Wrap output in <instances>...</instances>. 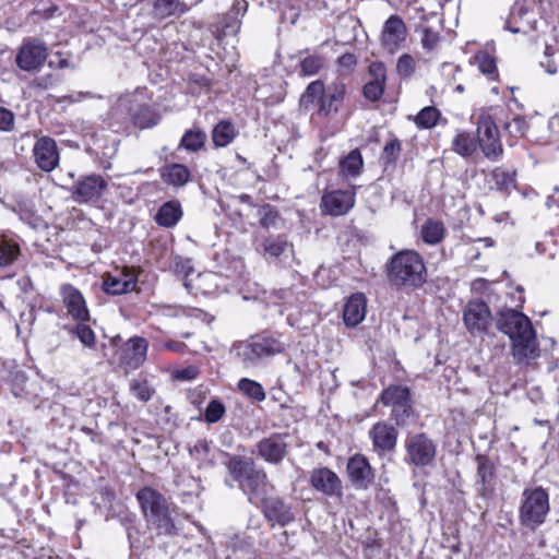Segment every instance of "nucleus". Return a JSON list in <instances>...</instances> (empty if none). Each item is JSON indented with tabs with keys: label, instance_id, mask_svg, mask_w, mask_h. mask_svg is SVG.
<instances>
[{
	"label": "nucleus",
	"instance_id": "2",
	"mask_svg": "<svg viewBox=\"0 0 559 559\" xmlns=\"http://www.w3.org/2000/svg\"><path fill=\"white\" fill-rule=\"evenodd\" d=\"M390 283L397 287H419L427 280L423 258L414 250H403L394 254L386 264Z\"/></svg>",
	"mask_w": 559,
	"mask_h": 559
},
{
	"label": "nucleus",
	"instance_id": "27",
	"mask_svg": "<svg viewBox=\"0 0 559 559\" xmlns=\"http://www.w3.org/2000/svg\"><path fill=\"white\" fill-rule=\"evenodd\" d=\"M216 274L212 272L199 273L195 278L185 281V287L194 294H212L216 287Z\"/></svg>",
	"mask_w": 559,
	"mask_h": 559
},
{
	"label": "nucleus",
	"instance_id": "52",
	"mask_svg": "<svg viewBox=\"0 0 559 559\" xmlns=\"http://www.w3.org/2000/svg\"><path fill=\"white\" fill-rule=\"evenodd\" d=\"M439 34L428 27L421 29V45L424 49L430 51L433 50L439 43Z\"/></svg>",
	"mask_w": 559,
	"mask_h": 559
},
{
	"label": "nucleus",
	"instance_id": "18",
	"mask_svg": "<svg viewBox=\"0 0 559 559\" xmlns=\"http://www.w3.org/2000/svg\"><path fill=\"white\" fill-rule=\"evenodd\" d=\"M148 343L145 338L134 336L128 340L120 352V362L129 369H138L146 359Z\"/></svg>",
	"mask_w": 559,
	"mask_h": 559
},
{
	"label": "nucleus",
	"instance_id": "33",
	"mask_svg": "<svg viewBox=\"0 0 559 559\" xmlns=\"http://www.w3.org/2000/svg\"><path fill=\"white\" fill-rule=\"evenodd\" d=\"M364 166V160L358 150L350 151L340 162L341 174L345 177H357Z\"/></svg>",
	"mask_w": 559,
	"mask_h": 559
},
{
	"label": "nucleus",
	"instance_id": "8",
	"mask_svg": "<svg viewBox=\"0 0 559 559\" xmlns=\"http://www.w3.org/2000/svg\"><path fill=\"white\" fill-rule=\"evenodd\" d=\"M478 143L484 155L498 160L503 154L499 130L490 115L481 112L477 120Z\"/></svg>",
	"mask_w": 559,
	"mask_h": 559
},
{
	"label": "nucleus",
	"instance_id": "37",
	"mask_svg": "<svg viewBox=\"0 0 559 559\" xmlns=\"http://www.w3.org/2000/svg\"><path fill=\"white\" fill-rule=\"evenodd\" d=\"M475 63L481 73L493 79L497 72V63L492 52L489 50H480L475 56Z\"/></svg>",
	"mask_w": 559,
	"mask_h": 559
},
{
	"label": "nucleus",
	"instance_id": "49",
	"mask_svg": "<svg viewBox=\"0 0 559 559\" xmlns=\"http://www.w3.org/2000/svg\"><path fill=\"white\" fill-rule=\"evenodd\" d=\"M76 335L79 340L85 346L92 347L95 344V333L93 330L85 324V322H79L76 325Z\"/></svg>",
	"mask_w": 559,
	"mask_h": 559
},
{
	"label": "nucleus",
	"instance_id": "9",
	"mask_svg": "<svg viewBox=\"0 0 559 559\" xmlns=\"http://www.w3.org/2000/svg\"><path fill=\"white\" fill-rule=\"evenodd\" d=\"M286 345L275 337H263L238 346V356L246 366H255L261 359L280 354Z\"/></svg>",
	"mask_w": 559,
	"mask_h": 559
},
{
	"label": "nucleus",
	"instance_id": "32",
	"mask_svg": "<svg viewBox=\"0 0 559 559\" xmlns=\"http://www.w3.org/2000/svg\"><path fill=\"white\" fill-rule=\"evenodd\" d=\"M261 246L263 254L269 258H278L292 248L286 237L282 235L266 237Z\"/></svg>",
	"mask_w": 559,
	"mask_h": 559
},
{
	"label": "nucleus",
	"instance_id": "3",
	"mask_svg": "<svg viewBox=\"0 0 559 559\" xmlns=\"http://www.w3.org/2000/svg\"><path fill=\"white\" fill-rule=\"evenodd\" d=\"M229 473L239 481L240 488L255 504L262 502L273 486L263 469H255L251 462L233 457L228 464Z\"/></svg>",
	"mask_w": 559,
	"mask_h": 559
},
{
	"label": "nucleus",
	"instance_id": "1",
	"mask_svg": "<svg viewBox=\"0 0 559 559\" xmlns=\"http://www.w3.org/2000/svg\"><path fill=\"white\" fill-rule=\"evenodd\" d=\"M498 329L512 341L513 357L519 362L535 359L539 355L538 344L531 320L514 309L500 312Z\"/></svg>",
	"mask_w": 559,
	"mask_h": 559
},
{
	"label": "nucleus",
	"instance_id": "31",
	"mask_svg": "<svg viewBox=\"0 0 559 559\" xmlns=\"http://www.w3.org/2000/svg\"><path fill=\"white\" fill-rule=\"evenodd\" d=\"M160 176L166 183L181 187L189 181L190 171L182 164H173L164 167Z\"/></svg>",
	"mask_w": 559,
	"mask_h": 559
},
{
	"label": "nucleus",
	"instance_id": "58",
	"mask_svg": "<svg viewBox=\"0 0 559 559\" xmlns=\"http://www.w3.org/2000/svg\"><path fill=\"white\" fill-rule=\"evenodd\" d=\"M338 66L350 71L356 66V57L353 53H344L338 58Z\"/></svg>",
	"mask_w": 559,
	"mask_h": 559
},
{
	"label": "nucleus",
	"instance_id": "60",
	"mask_svg": "<svg viewBox=\"0 0 559 559\" xmlns=\"http://www.w3.org/2000/svg\"><path fill=\"white\" fill-rule=\"evenodd\" d=\"M165 346L170 350L179 352L183 347V344L178 342H168L165 344Z\"/></svg>",
	"mask_w": 559,
	"mask_h": 559
},
{
	"label": "nucleus",
	"instance_id": "34",
	"mask_svg": "<svg viewBox=\"0 0 559 559\" xmlns=\"http://www.w3.org/2000/svg\"><path fill=\"white\" fill-rule=\"evenodd\" d=\"M474 136L465 131H459L452 141V148L462 156H471L476 151Z\"/></svg>",
	"mask_w": 559,
	"mask_h": 559
},
{
	"label": "nucleus",
	"instance_id": "39",
	"mask_svg": "<svg viewBox=\"0 0 559 559\" xmlns=\"http://www.w3.org/2000/svg\"><path fill=\"white\" fill-rule=\"evenodd\" d=\"M205 139L206 135L203 131L191 129L183 134L180 145L188 151L194 152L204 145Z\"/></svg>",
	"mask_w": 559,
	"mask_h": 559
},
{
	"label": "nucleus",
	"instance_id": "15",
	"mask_svg": "<svg viewBox=\"0 0 559 559\" xmlns=\"http://www.w3.org/2000/svg\"><path fill=\"white\" fill-rule=\"evenodd\" d=\"M33 155L37 166L44 171H52L59 163V153L56 141L49 136L39 138L33 147Z\"/></svg>",
	"mask_w": 559,
	"mask_h": 559
},
{
	"label": "nucleus",
	"instance_id": "12",
	"mask_svg": "<svg viewBox=\"0 0 559 559\" xmlns=\"http://www.w3.org/2000/svg\"><path fill=\"white\" fill-rule=\"evenodd\" d=\"M48 57L47 47L37 41L25 43L16 55V64L23 71H35L39 69Z\"/></svg>",
	"mask_w": 559,
	"mask_h": 559
},
{
	"label": "nucleus",
	"instance_id": "19",
	"mask_svg": "<svg viewBox=\"0 0 559 559\" xmlns=\"http://www.w3.org/2000/svg\"><path fill=\"white\" fill-rule=\"evenodd\" d=\"M349 480L357 489H367L373 481L374 475L366 456L355 454L347 462Z\"/></svg>",
	"mask_w": 559,
	"mask_h": 559
},
{
	"label": "nucleus",
	"instance_id": "51",
	"mask_svg": "<svg viewBox=\"0 0 559 559\" xmlns=\"http://www.w3.org/2000/svg\"><path fill=\"white\" fill-rule=\"evenodd\" d=\"M238 12L231 10L225 17L223 24V33L225 35H236L240 28V20L238 19Z\"/></svg>",
	"mask_w": 559,
	"mask_h": 559
},
{
	"label": "nucleus",
	"instance_id": "30",
	"mask_svg": "<svg viewBox=\"0 0 559 559\" xmlns=\"http://www.w3.org/2000/svg\"><path fill=\"white\" fill-rule=\"evenodd\" d=\"M477 476L479 491L483 496H487L493 490L495 487L493 466L487 459L478 457Z\"/></svg>",
	"mask_w": 559,
	"mask_h": 559
},
{
	"label": "nucleus",
	"instance_id": "42",
	"mask_svg": "<svg viewBox=\"0 0 559 559\" xmlns=\"http://www.w3.org/2000/svg\"><path fill=\"white\" fill-rule=\"evenodd\" d=\"M20 254V247L12 241L2 240L0 242V266L12 264Z\"/></svg>",
	"mask_w": 559,
	"mask_h": 559
},
{
	"label": "nucleus",
	"instance_id": "48",
	"mask_svg": "<svg viewBox=\"0 0 559 559\" xmlns=\"http://www.w3.org/2000/svg\"><path fill=\"white\" fill-rule=\"evenodd\" d=\"M415 59L411 55L404 53L399 58L396 69L400 75L409 76L415 71Z\"/></svg>",
	"mask_w": 559,
	"mask_h": 559
},
{
	"label": "nucleus",
	"instance_id": "53",
	"mask_svg": "<svg viewBox=\"0 0 559 559\" xmlns=\"http://www.w3.org/2000/svg\"><path fill=\"white\" fill-rule=\"evenodd\" d=\"M401 153V142L397 139L390 140L383 147L382 158L388 163L394 162Z\"/></svg>",
	"mask_w": 559,
	"mask_h": 559
},
{
	"label": "nucleus",
	"instance_id": "13",
	"mask_svg": "<svg viewBox=\"0 0 559 559\" xmlns=\"http://www.w3.org/2000/svg\"><path fill=\"white\" fill-rule=\"evenodd\" d=\"M107 189V181L100 175H90L79 180L72 188L75 202L86 203L97 200Z\"/></svg>",
	"mask_w": 559,
	"mask_h": 559
},
{
	"label": "nucleus",
	"instance_id": "63",
	"mask_svg": "<svg viewBox=\"0 0 559 559\" xmlns=\"http://www.w3.org/2000/svg\"><path fill=\"white\" fill-rule=\"evenodd\" d=\"M556 121H559V119L552 118V119L550 120V124H554Z\"/></svg>",
	"mask_w": 559,
	"mask_h": 559
},
{
	"label": "nucleus",
	"instance_id": "20",
	"mask_svg": "<svg viewBox=\"0 0 559 559\" xmlns=\"http://www.w3.org/2000/svg\"><path fill=\"white\" fill-rule=\"evenodd\" d=\"M355 204V192L336 190L325 193L321 200V209L332 216H341L353 209Z\"/></svg>",
	"mask_w": 559,
	"mask_h": 559
},
{
	"label": "nucleus",
	"instance_id": "55",
	"mask_svg": "<svg viewBox=\"0 0 559 559\" xmlns=\"http://www.w3.org/2000/svg\"><path fill=\"white\" fill-rule=\"evenodd\" d=\"M555 51L551 47L547 46L545 49V60L540 61V66L545 69L548 74L557 73V63L551 59Z\"/></svg>",
	"mask_w": 559,
	"mask_h": 559
},
{
	"label": "nucleus",
	"instance_id": "25",
	"mask_svg": "<svg viewBox=\"0 0 559 559\" xmlns=\"http://www.w3.org/2000/svg\"><path fill=\"white\" fill-rule=\"evenodd\" d=\"M367 300L364 294H353L344 305L343 319L347 326L358 325L366 317Z\"/></svg>",
	"mask_w": 559,
	"mask_h": 559
},
{
	"label": "nucleus",
	"instance_id": "56",
	"mask_svg": "<svg viewBox=\"0 0 559 559\" xmlns=\"http://www.w3.org/2000/svg\"><path fill=\"white\" fill-rule=\"evenodd\" d=\"M13 114L3 107H0V131H10L13 127Z\"/></svg>",
	"mask_w": 559,
	"mask_h": 559
},
{
	"label": "nucleus",
	"instance_id": "16",
	"mask_svg": "<svg viewBox=\"0 0 559 559\" xmlns=\"http://www.w3.org/2000/svg\"><path fill=\"white\" fill-rule=\"evenodd\" d=\"M138 278L134 270L124 267L105 276L103 288L107 294L121 295L134 290Z\"/></svg>",
	"mask_w": 559,
	"mask_h": 559
},
{
	"label": "nucleus",
	"instance_id": "22",
	"mask_svg": "<svg viewBox=\"0 0 559 559\" xmlns=\"http://www.w3.org/2000/svg\"><path fill=\"white\" fill-rule=\"evenodd\" d=\"M369 437L372 440L373 450L382 454L394 450L397 440L396 429L384 421L377 423L369 430Z\"/></svg>",
	"mask_w": 559,
	"mask_h": 559
},
{
	"label": "nucleus",
	"instance_id": "46",
	"mask_svg": "<svg viewBox=\"0 0 559 559\" xmlns=\"http://www.w3.org/2000/svg\"><path fill=\"white\" fill-rule=\"evenodd\" d=\"M225 414V406L218 400H212L205 409V420L209 424L217 423Z\"/></svg>",
	"mask_w": 559,
	"mask_h": 559
},
{
	"label": "nucleus",
	"instance_id": "10",
	"mask_svg": "<svg viewBox=\"0 0 559 559\" xmlns=\"http://www.w3.org/2000/svg\"><path fill=\"white\" fill-rule=\"evenodd\" d=\"M407 461L416 466L430 464L436 456V445L423 433L415 435L406 442Z\"/></svg>",
	"mask_w": 559,
	"mask_h": 559
},
{
	"label": "nucleus",
	"instance_id": "41",
	"mask_svg": "<svg viewBox=\"0 0 559 559\" xmlns=\"http://www.w3.org/2000/svg\"><path fill=\"white\" fill-rule=\"evenodd\" d=\"M514 173L497 167L491 173V180L500 191H509L514 186Z\"/></svg>",
	"mask_w": 559,
	"mask_h": 559
},
{
	"label": "nucleus",
	"instance_id": "43",
	"mask_svg": "<svg viewBox=\"0 0 559 559\" xmlns=\"http://www.w3.org/2000/svg\"><path fill=\"white\" fill-rule=\"evenodd\" d=\"M130 390L132 394L142 402L150 401L154 393L146 380H133L130 383Z\"/></svg>",
	"mask_w": 559,
	"mask_h": 559
},
{
	"label": "nucleus",
	"instance_id": "28",
	"mask_svg": "<svg viewBox=\"0 0 559 559\" xmlns=\"http://www.w3.org/2000/svg\"><path fill=\"white\" fill-rule=\"evenodd\" d=\"M182 216V210L178 202L170 201L166 202L158 210L155 221L159 226L173 227L175 226Z\"/></svg>",
	"mask_w": 559,
	"mask_h": 559
},
{
	"label": "nucleus",
	"instance_id": "29",
	"mask_svg": "<svg viewBox=\"0 0 559 559\" xmlns=\"http://www.w3.org/2000/svg\"><path fill=\"white\" fill-rule=\"evenodd\" d=\"M445 227L442 221L427 218L420 227L421 239L428 245H437L442 241Z\"/></svg>",
	"mask_w": 559,
	"mask_h": 559
},
{
	"label": "nucleus",
	"instance_id": "50",
	"mask_svg": "<svg viewBox=\"0 0 559 559\" xmlns=\"http://www.w3.org/2000/svg\"><path fill=\"white\" fill-rule=\"evenodd\" d=\"M383 91H384V83H382L380 81H369L364 86V94H365L366 98H368L372 102L378 100L382 96Z\"/></svg>",
	"mask_w": 559,
	"mask_h": 559
},
{
	"label": "nucleus",
	"instance_id": "40",
	"mask_svg": "<svg viewBox=\"0 0 559 559\" xmlns=\"http://www.w3.org/2000/svg\"><path fill=\"white\" fill-rule=\"evenodd\" d=\"M238 389L247 396L255 401L260 402L265 399V392L263 386L259 382L250 380L248 378H242L239 380Z\"/></svg>",
	"mask_w": 559,
	"mask_h": 559
},
{
	"label": "nucleus",
	"instance_id": "17",
	"mask_svg": "<svg viewBox=\"0 0 559 559\" xmlns=\"http://www.w3.org/2000/svg\"><path fill=\"white\" fill-rule=\"evenodd\" d=\"M61 296L68 314L78 322L90 320L88 309L81 292L70 284L61 286Z\"/></svg>",
	"mask_w": 559,
	"mask_h": 559
},
{
	"label": "nucleus",
	"instance_id": "62",
	"mask_svg": "<svg viewBox=\"0 0 559 559\" xmlns=\"http://www.w3.org/2000/svg\"><path fill=\"white\" fill-rule=\"evenodd\" d=\"M485 242H486V246H491V240L490 239H485Z\"/></svg>",
	"mask_w": 559,
	"mask_h": 559
},
{
	"label": "nucleus",
	"instance_id": "57",
	"mask_svg": "<svg viewBox=\"0 0 559 559\" xmlns=\"http://www.w3.org/2000/svg\"><path fill=\"white\" fill-rule=\"evenodd\" d=\"M369 73L372 76L371 81H380L384 83L385 81V69L381 62H374L369 68Z\"/></svg>",
	"mask_w": 559,
	"mask_h": 559
},
{
	"label": "nucleus",
	"instance_id": "47",
	"mask_svg": "<svg viewBox=\"0 0 559 559\" xmlns=\"http://www.w3.org/2000/svg\"><path fill=\"white\" fill-rule=\"evenodd\" d=\"M278 214L271 206L266 205L260 210V224L262 227L270 229L276 227Z\"/></svg>",
	"mask_w": 559,
	"mask_h": 559
},
{
	"label": "nucleus",
	"instance_id": "45",
	"mask_svg": "<svg viewBox=\"0 0 559 559\" xmlns=\"http://www.w3.org/2000/svg\"><path fill=\"white\" fill-rule=\"evenodd\" d=\"M530 128L528 122L522 116L514 117L510 122L506 124V129L510 135L514 138H522L526 134Z\"/></svg>",
	"mask_w": 559,
	"mask_h": 559
},
{
	"label": "nucleus",
	"instance_id": "4",
	"mask_svg": "<svg viewBox=\"0 0 559 559\" xmlns=\"http://www.w3.org/2000/svg\"><path fill=\"white\" fill-rule=\"evenodd\" d=\"M136 499L146 521L154 525L159 534H175L176 527L170 516L168 503L158 491L145 487L136 493Z\"/></svg>",
	"mask_w": 559,
	"mask_h": 559
},
{
	"label": "nucleus",
	"instance_id": "7",
	"mask_svg": "<svg viewBox=\"0 0 559 559\" xmlns=\"http://www.w3.org/2000/svg\"><path fill=\"white\" fill-rule=\"evenodd\" d=\"M197 0H141L142 14L147 19L146 25L154 27L163 20L187 12Z\"/></svg>",
	"mask_w": 559,
	"mask_h": 559
},
{
	"label": "nucleus",
	"instance_id": "11",
	"mask_svg": "<svg viewBox=\"0 0 559 559\" xmlns=\"http://www.w3.org/2000/svg\"><path fill=\"white\" fill-rule=\"evenodd\" d=\"M407 36V27L404 21L396 14L391 15L383 24L380 41L390 53L400 49Z\"/></svg>",
	"mask_w": 559,
	"mask_h": 559
},
{
	"label": "nucleus",
	"instance_id": "5",
	"mask_svg": "<svg viewBox=\"0 0 559 559\" xmlns=\"http://www.w3.org/2000/svg\"><path fill=\"white\" fill-rule=\"evenodd\" d=\"M345 97V84L334 82L326 88L321 81L311 82L302 95L305 102L319 103L318 115L323 118L335 116Z\"/></svg>",
	"mask_w": 559,
	"mask_h": 559
},
{
	"label": "nucleus",
	"instance_id": "35",
	"mask_svg": "<svg viewBox=\"0 0 559 559\" xmlns=\"http://www.w3.org/2000/svg\"><path fill=\"white\" fill-rule=\"evenodd\" d=\"M237 132L229 121H221L213 130V142L216 146L224 147L228 145L236 136Z\"/></svg>",
	"mask_w": 559,
	"mask_h": 559
},
{
	"label": "nucleus",
	"instance_id": "6",
	"mask_svg": "<svg viewBox=\"0 0 559 559\" xmlns=\"http://www.w3.org/2000/svg\"><path fill=\"white\" fill-rule=\"evenodd\" d=\"M549 512L548 493L542 487L525 489L520 507L521 523L532 530L545 522Z\"/></svg>",
	"mask_w": 559,
	"mask_h": 559
},
{
	"label": "nucleus",
	"instance_id": "38",
	"mask_svg": "<svg viewBox=\"0 0 559 559\" xmlns=\"http://www.w3.org/2000/svg\"><path fill=\"white\" fill-rule=\"evenodd\" d=\"M440 118V111L432 106L423 108L414 118L419 128L430 129L435 127Z\"/></svg>",
	"mask_w": 559,
	"mask_h": 559
},
{
	"label": "nucleus",
	"instance_id": "21",
	"mask_svg": "<svg viewBox=\"0 0 559 559\" xmlns=\"http://www.w3.org/2000/svg\"><path fill=\"white\" fill-rule=\"evenodd\" d=\"M284 435L273 433L257 444L258 454L267 463L278 464L287 454V442Z\"/></svg>",
	"mask_w": 559,
	"mask_h": 559
},
{
	"label": "nucleus",
	"instance_id": "61",
	"mask_svg": "<svg viewBox=\"0 0 559 559\" xmlns=\"http://www.w3.org/2000/svg\"><path fill=\"white\" fill-rule=\"evenodd\" d=\"M554 201H555L554 197H548L547 202H546L547 207H551Z\"/></svg>",
	"mask_w": 559,
	"mask_h": 559
},
{
	"label": "nucleus",
	"instance_id": "23",
	"mask_svg": "<svg viewBox=\"0 0 559 559\" xmlns=\"http://www.w3.org/2000/svg\"><path fill=\"white\" fill-rule=\"evenodd\" d=\"M408 389L401 385L389 386L381 395L383 404L391 405L393 407V414L399 425L403 424L404 416H408Z\"/></svg>",
	"mask_w": 559,
	"mask_h": 559
},
{
	"label": "nucleus",
	"instance_id": "26",
	"mask_svg": "<svg viewBox=\"0 0 559 559\" xmlns=\"http://www.w3.org/2000/svg\"><path fill=\"white\" fill-rule=\"evenodd\" d=\"M260 503L265 518L273 523L284 526L294 520L290 508L278 498H265Z\"/></svg>",
	"mask_w": 559,
	"mask_h": 559
},
{
	"label": "nucleus",
	"instance_id": "44",
	"mask_svg": "<svg viewBox=\"0 0 559 559\" xmlns=\"http://www.w3.org/2000/svg\"><path fill=\"white\" fill-rule=\"evenodd\" d=\"M324 60L321 56H308L300 62V71L304 75H314L323 67Z\"/></svg>",
	"mask_w": 559,
	"mask_h": 559
},
{
	"label": "nucleus",
	"instance_id": "54",
	"mask_svg": "<svg viewBox=\"0 0 559 559\" xmlns=\"http://www.w3.org/2000/svg\"><path fill=\"white\" fill-rule=\"evenodd\" d=\"M173 267L177 275L185 277V281L190 280L189 276L193 273V267L189 259L176 258Z\"/></svg>",
	"mask_w": 559,
	"mask_h": 559
},
{
	"label": "nucleus",
	"instance_id": "24",
	"mask_svg": "<svg viewBox=\"0 0 559 559\" xmlns=\"http://www.w3.org/2000/svg\"><path fill=\"white\" fill-rule=\"evenodd\" d=\"M311 485L328 496H341L342 483L338 476L326 467L314 469L310 477Z\"/></svg>",
	"mask_w": 559,
	"mask_h": 559
},
{
	"label": "nucleus",
	"instance_id": "14",
	"mask_svg": "<svg viewBox=\"0 0 559 559\" xmlns=\"http://www.w3.org/2000/svg\"><path fill=\"white\" fill-rule=\"evenodd\" d=\"M463 320L471 333L485 332L490 324V310L484 301H469L464 309Z\"/></svg>",
	"mask_w": 559,
	"mask_h": 559
},
{
	"label": "nucleus",
	"instance_id": "36",
	"mask_svg": "<svg viewBox=\"0 0 559 559\" xmlns=\"http://www.w3.org/2000/svg\"><path fill=\"white\" fill-rule=\"evenodd\" d=\"M189 453L200 466L210 465L213 462L210 442L204 439L198 440L194 445L189 449Z\"/></svg>",
	"mask_w": 559,
	"mask_h": 559
},
{
	"label": "nucleus",
	"instance_id": "59",
	"mask_svg": "<svg viewBox=\"0 0 559 559\" xmlns=\"http://www.w3.org/2000/svg\"><path fill=\"white\" fill-rule=\"evenodd\" d=\"M198 368L190 366L177 372L176 377L179 380H193L198 377Z\"/></svg>",
	"mask_w": 559,
	"mask_h": 559
}]
</instances>
